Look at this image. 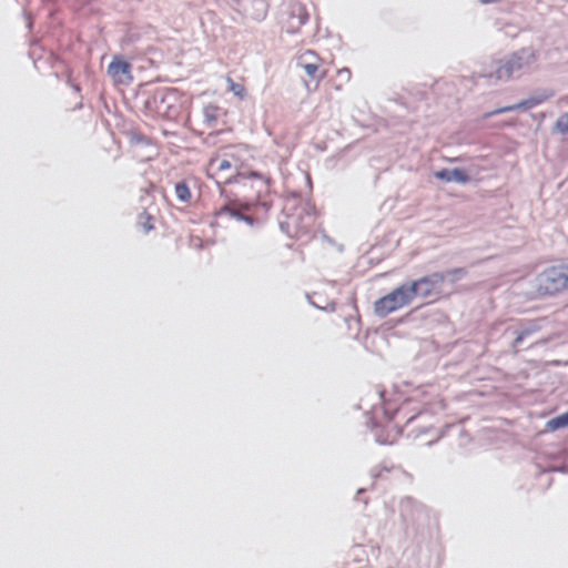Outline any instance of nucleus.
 Masks as SVG:
<instances>
[{
    "mask_svg": "<svg viewBox=\"0 0 568 568\" xmlns=\"http://www.w3.org/2000/svg\"><path fill=\"white\" fill-rule=\"evenodd\" d=\"M248 152L246 144H234L220 148L210 159L206 166V174L219 185L237 183L246 176H260L256 172L246 174L245 155Z\"/></svg>",
    "mask_w": 568,
    "mask_h": 568,
    "instance_id": "obj_1",
    "label": "nucleus"
},
{
    "mask_svg": "<svg viewBox=\"0 0 568 568\" xmlns=\"http://www.w3.org/2000/svg\"><path fill=\"white\" fill-rule=\"evenodd\" d=\"M564 291H568V264L548 266L535 278L537 296H552Z\"/></svg>",
    "mask_w": 568,
    "mask_h": 568,
    "instance_id": "obj_2",
    "label": "nucleus"
},
{
    "mask_svg": "<svg viewBox=\"0 0 568 568\" xmlns=\"http://www.w3.org/2000/svg\"><path fill=\"white\" fill-rule=\"evenodd\" d=\"M462 270H452L446 273L435 272L423 276L408 284V288L413 291V298L419 296L425 300L436 301L443 293V285L447 276H456Z\"/></svg>",
    "mask_w": 568,
    "mask_h": 568,
    "instance_id": "obj_3",
    "label": "nucleus"
},
{
    "mask_svg": "<svg viewBox=\"0 0 568 568\" xmlns=\"http://www.w3.org/2000/svg\"><path fill=\"white\" fill-rule=\"evenodd\" d=\"M413 300V291L408 288V284H403L390 293L378 298L374 303V312L377 316L385 317L388 314L409 305Z\"/></svg>",
    "mask_w": 568,
    "mask_h": 568,
    "instance_id": "obj_4",
    "label": "nucleus"
},
{
    "mask_svg": "<svg viewBox=\"0 0 568 568\" xmlns=\"http://www.w3.org/2000/svg\"><path fill=\"white\" fill-rule=\"evenodd\" d=\"M307 21L308 12L306 7L298 1H291L281 16L282 29L290 34L300 32Z\"/></svg>",
    "mask_w": 568,
    "mask_h": 568,
    "instance_id": "obj_5",
    "label": "nucleus"
},
{
    "mask_svg": "<svg viewBox=\"0 0 568 568\" xmlns=\"http://www.w3.org/2000/svg\"><path fill=\"white\" fill-rule=\"evenodd\" d=\"M297 67L305 72L310 82H315L313 90L318 88L321 80L327 73L323 68V59L312 50H306L297 57Z\"/></svg>",
    "mask_w": 568,
    "mask_h": 568,
    "instance_id": "obj_6",
    "label": "nucleus"
},
{
    "mask_svg": "<svg viewBox=\"0 0 568 568\" xmlns=\"http://www.w3.org/2000/svg\"><path fill=\"white\" fill-rule=\"evenodd\" d=\"M203 121L207 129H212L217 132L232 131L229 111L216 104H207L204 106Z\"/></svg>",
    "mask_w": 568,
    "mask_h": 568,
    "instance_id": "obj_7",
    "label": "nucleus"
},
{
    "mask_svg": "<svg viewBox=\"0 0 568 568\" xmlns=\"http://www.w3.org/2000/svg\"><path fill=\"white\" fill-rule=\"evenodd\" d=\"M108 74L116 85H129L133 82L131 63L120 55L112 59L108 67Z\"/></svg>",
    "mask_w": 568,
    "mask_h": 568,
    "instance_id": "obj_8",
    "label": "nucleus"
},
{
    "mask_svg": "<svg viewBox=\"0 0 568 568\" xmlns=\"http://www.w3.org/2000/svg\"><path fill=\"white\" fill-rule=\"evenodd\" d=\"M242 209H247V206H243L241 204H237L236 202H230L220 209H217L214 214V221L213 225H219L220 221L223 219H234V220H246L248 222H252L250 217H245L242 213Z\"/></svg>",
    "mask_w": 568,
    "mask_h": 568,
    "instance_id": "obj_9",
    "label": "nucleus"
},
{
    "mask_svg": "<svg viewBox=\"0 0 568 568\" xmlns=\"http://www.w3.org/2000/svg\"><path fill=\"white\" fill-rule=\"evenodd\" d=\"M435 176L439 180L450 182L456 181L459 183H466L469 181L468 174L462 169L447 170L443 169L435 173Z\"/></svg>",
    "mask_w": 568,
    "mask_h": 568,
    "instance_id": "obj_10",
    "label": "nucleus"
},
{
    "mask_svg": "<svg viewBox=\"0 0 568 568\" xmlns=\"http://www.w3.org/2000/svg\"><path fill=\"white\" fill-rule=\"evenodd\" d=\"M386 430H387V434L384 436L383 435V430L382 429H377L376 430V437H377V440L381 443V444H393L395 443L398 437L400 436L402 434V429L399 426L397 425H394L392 422H388L385 426Z\"/></svg>",
    "mask_w": 568,
    "mask_h": 568,
    "instance_id": "obj_11",
    "label": "nucleus"
},
{
    "mask_svg": "<svg viewBox=\"0 0 568 568\" xmlns=\"http://www.w3.org/2000/svg\"><path fill=\"white\" fill-rule=\"evenodd\" d=\"M521 67L520 59L513 57L497 69L499 79L511 77L513 72Z\"/></svg>",
    "mask_w": 568,
    "mask_h": 568,
    "instance_id": "obj_12",
    "label": "nucleus"
},
{
    "mask_svg": "<svg viewBox=\"0 0 568 568\" xmlns=\"http://www.w3.org/2000/svg\"><path fill=\"white\" fill-rule=\"evenodd\" d=\"M226 83L229 91H231L235 97L241 100L246 98V89L243 79L240 82H235L232 78L227 77Z\"/></svg>",
    "mask_w": 568,
    "mask_h": 568,
    "instance_id": "obj_13",
    "label": "nucleus"
},
{
    "mask_svg": "<svg viewBox=\"0 0 568 568\" xmlns=\"http://www.w3.org/2000/svg\"><path fill=\"white\" fill-rule=\"evenodd\" d=\"M568 426V412L547 422L546 427L549 430H557Z\"/></svg>",
    "mask_w": 568,
    "mask_h": 568,
    "instance_id": "obj_14",
    "label": "nucleus"
},
{
    "mask_svg": "<svg viewBox=\"0 0 568 568\" xmlns=\"http://www.w3.org/2000/svg\"><path fill=\"white\" fill-rule=\"evenodd\" d=\"M153 222H154L153 216L151 214H149L148 212H142L138 216V225L144 233H148L154 229Z\"/></svg>",
    "mask_w": 568,
    "mask_h": 568,
    "instance_id": "obj_15",
    "label": "nucleus"
},
{
    "mask_svg": "<svg viewBox=\"0 0 568 568\" xmlns=\"http://www.w3.org/2000/svg\"><path fill=\"white\" fill-rule=\"evenodd\" d=\"M176 197L182 202H189L191 199V191L186 183L180 182L175 184Z\"/></svg>",
    "mask_w": 568,
    "mask_h": 568,
    "instance_id": "obj_16",
    "label": "nucleus"
},
{
    "mask_svg": "<svg viewBox=\"0 0 568 568\" xmlns=\"http://www.w3.org/2000/svg\"><path fill=\"white\" fill-rule=\"evenodd\" d=\"M555 126H556L557 131L560 132L561 134H567L568 133V113L561 114L557 119Z\"/></svg>",
    "mask_w": 568,
    "mask_h": 568,
    "instance_id": "obj_17",
    "label": "nucleus"
},
{
    "mask_svg": "<svg viewBox=\"0 0 568 568\" xmlns=\"http://www.w3.org/2000/svg\"><path fill=\"white\" fill-rule=\"evenodd\" d=\"M336 78L343 84H346L351 81L352 72L348 68H342V69L337 70Z\"/></svg>",
    "mask_w": 568,
    "mask_h": 568,
    "instance_id": "obj_18",
    "label": "nucleus"
},
{
    "mask_svg": "<svg viewBox=\"0 0 568 568\" xmlns=\"http://www.w3.org/2000/svg\"><path fill=\"white\" fill-rule=\"evenodd\" d=\"M329 89L333 91H341L343 90L344 85L341 81L337 80V78H331L328 81Z\"/></svg>",
    "mask_w": 568,
    "mask_h": 568,
    "instance_id": "obj_19",
    "label": "nucleus"
},
{
    "mask_svg": "<svg viewBox=\"0 0 568 568\" xmlns=\"http://www.w3.org/2000/svg\"><path fill=\"white\" fill-rule=\"evenodd\" d=\"M529 334H530V331H523V332H520V333L517 335V337L515 338V345L520 344V343L524 341V338H525L527 335H529Z\"/></svg>",
    "mask_w": 568,
    "mask_h": 568,
    "instance_id": "obj_20",
    "label": "nucleus"
},
{
    "mask_svg": "<svg viewBox=\"0 0 568 568\" xmlns=\"http://www.w3.org/2000/svg\"><path fill=\"white\" fill-rule=\"evenodd\" d=\"M529 334H530V331H523V332H520V333L517 335V337L515 338V345L520 344V343L524 341V338H525L527 335H529Z\"/></svg>",
    "mask_w": 568,
    "mask_h": 568,
    "instance_id": "obj_21",
    "label": "nucleus"
},
{
    "mask_svg": "<svg viewBox=\"0 0 568 568\" xmlns=\"http://www.w3.org/2000/svg\"><path fill=\"white\" fill-rule=\"evenodd\" d=\"M513 110H515V106L510 105V106L501 108V109L495 111V113H504V112H508V111H513ZM491 114H494V112Z\"/></svg>",
    "mask_w": 568,
    "mask_h": 568,
    "instance_id": "obj_22",
    "label": "nucleus"
}]
</instances>
